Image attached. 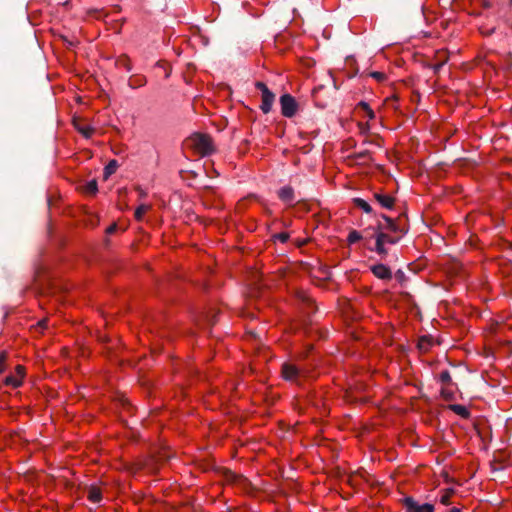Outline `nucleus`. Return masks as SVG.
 Returning a JSON list of instances; mask_svg holds the SVG:
<instances>
[{"label":"nucleus","instance_id":"4","mask_svg":"<svg viewBox=\"0 0 512 512\" xmlns=\"http://www.w3.org/2000/svg\"><path fill=\"white\" fill-rule=\"evenodd\" d=\"M258 91L261 92L262 104L260 106L264 113L271 111L272 105L275 101V95L269 91L264 83L258 82Z\"/></svg>","mask_w":512,"mask_h":512},{"label":"nucleus","instance_id":"40","mask_svg":"<svg viewBox=\"0 0 512 512\" xmlns=\"http://www.w3.org/2000/svg\"><path fill=\"white\" fill-rule=\"evenodd\" d=\"M248 297H250V298H252V297H253V292H252V291H251V292H249Z\"/></svg>","mask_w":512,"mask_h":512},{"label":"nucleus","instance_id":"41","mask_svg":"<svg viewBox=\"0 0 512 512\" xmlns=\"http://www.w3.org/2000/svg\"><path fill=\"white\" fill-rule=\"evenodd\" d=\"M424 338L420 340V347L423 346Z\"/></svg>","mask_w":512,"mask_h":512},{"label":"nucleus","instance_id":"7","mask_svg":"<svg viewBox=\"0 0 512 512\" xmlns=\"http://www.w3.org/2000/svg\"><path fill=\"white\" fill-rule=\"evenodd\" d=\"M371 271L375 277L382 280H390L392 278V272L384 264H377L371 267Z\"/></svg>","mask_w":512,"mask_h":512},{"label":"nucleus","instance_id":"15","mask_svg":"<svg viewBox=\"0 0 512 512\" xmlns=\"http://www.w3.org/2000/svg\"><path fill=\"white\" fill-rule=\"evenodd\" d=\"M451 410L453 412H455L457 415H460L461 417H468L469 416V411L468 409L463 406V405H459V404H456V405H452L451 406Z\"/></svg>","mask_w":512,"mask_h":512},{"label":"nucleus","instance_id":"20","mask_svg":"<svg viewBox=\"0 0 512 512\" xmlns=\"http://www.w3.org/2000/svg\"><path fill=\"white\" fill-rule=\"evenodd\" d=\"M217 313H218V311L216 309H210V311L207 312L206 315H205V321L209 325L215 324Z\"/></svg>","mask_w":512,"mask_h":512},{"label":"nucleus","instance_id":"5","mask_svg":"<svg viewBox=\"0 0 512 512\" xmlns=\"http://www.w3.org/2000/svg\"><path fill=\"white\" fill-rule=\"evenodd\" d=\"M406 512H434V506L429 503L421 504L412 497L403 500Z\"/></svg>","mask_w":512,"mask_h":512},{"label":"nucleus","instance_id":"11","mask_svg":"<svg viewBox=\"0 0 512 512\" xmlns=\"http://www.w3.org/2000/svg\"><path fill=\"white\" fill-rule=\"evenodd\" d=\"M88 499L93 503H98L102 499L101 490L96 486H89L87 489Z\"/></svg>","mask_w":512,"mask_h":512},{"label":"nucleus","instance_id":"28","mask_svg":"<svg viewBox=\"0 0 512 512\" xmlns=\"http://www.w3.org/2000/svg\"><path fill=\"white\" fill-rule=\"evenodd\" d=\"M371 76L378 81H383L385 79V74L382 72H373L371 73Z\"/></svg>","mask_w":512,"mask_h":512},{"label":"nucleus","instance_id":"38","mask_svg":"<svg viewBox=\"0 0 512 512\" xmlns=\"http://www.w3.org/2000/svg\"><path fill=\"white\" fill-rule=\"evenodd\" d=\"M449 512H461L459 508L453 507Z\"/></svg>","mask_w":512,"mask_h":512},{"label":"nucleus","instance_id":"8","mask_svg":"<svg viewBox=\"0 0 512 512\" xmlns=\"http://www.w3.org/2000/svg\"><path fill=\"white\" fill-rule=\"evenodd\" d=\"M356 112L362 117L368 118V120H373L375 118L374 111L371 109L369 104L364 101H361L357 104Z\"/></svg>","mask_w":512,"mask_h":512},{"label":"nucleus","instance_id":"3","mask_svg":"<svg viewBox=\"0 0 512 512\" xmlns=\"http://www.w3.org/2000/svg\"><path fill=\"white\" fill-rule=\"evenodd\" d=\"M281 113L284 117H293L298 110V103L290 94H284L280 97Z\"/></svg>","mask_w":512,"mask_h":512},{"label":"nucleus","instance_id":"27","mask_svg":"<svg viewBox=\"0 0 512 512\" xmlns=\"http://www.w3.org/2000/svg\"><path fill=\"white\" fill-rule=\"evenodd\" d=\"M145 84V80L144 79H135V80H130V83L129 85L132 87V88H136V87H139V86H142Z\"/></svg>","mask_w":512,"mask_h":512},{"label":"nucleus","instance_id":"26","mask_svg":"<svg viewBox=\"0 0 512 512\" xmlns=\"http://www.w3.org/2000/svg\"><path fill=\"white\" fill-rule=\"evenodd\" d=\"M450 497H451V493L446 491L445 493H443L440 497V502L443 504V505H449L450 504Z\"/></svg>","mask_w":512,"mask_h":512},{"label":"nucleus","instance_id":"36","mask_svg":"<svg viewBox=\"0 0 512 512\" xmlns=\"http://www.w3.org/2000/svg\"><path fill=\"white\" fill-rule=\"evenodd\" d=\"M38 325H39V326H41V327H43V328H44V327H46V325H47V320H46V319H43V320L39 321V322H38Z\"/></svg>","mask_w":512,"mask_h":512},{"label":"nucleus","instance_id":"22","mask_svg":"<svg viewBox=\"0 0 512 512\" xmlns=\"http://www.w3.org/2000/svg\"><path fill=\"white\" fill-rule=\"evenodd\" d=\"M360 239H361V234L356 230L351 231L347 237L349 244H354V243L358 242Z\"/></svg>","mask_w":512,"mask_h":512},{"label":"nucleus","instance_id":"23","mask_svg":"<svg viewBox=\"0 0 512 512\" xmlns=\"http://www.w3.org/2000/svg\"><path fill=\"white\" fill-rule=\"evenodd\" d=\"M377 236H383V242L385 244H395L398 241V238L392 237L384 232L377 233Z\"/></svg>","mask_w":512,"mask_h":512},{"label":"nucleus","instance_id":"12","mask_svg":"<svg viewBox=\"0 0 512 512\" xmlns=\"http://www.w3.org/2000/svg\"><path fill=\"white\" fill-rule=\"evenodd\" d=\"M118 162L116 160H110L109 163L105 166L103 172L104 180H107L112 174H114L118 168Z\"/></svg>","mask_w":512,"mask_h":512},{"label":"nucleus","instance_id":"25","mask_svg":"<svg viewBox=\"0 0 512 512\" xmlns=\"http://www.w3.org/2000/svg\"><path fill=\"white\" fill-rule=\"evenodd\" d=\"M441 394L444 398L451 399L453 391L450 389V386L442 385Z\"/></svg>","mask_w":512,"mask_h":512},{"label":"nucleus","instance_id":"32","mask_svg":"<svg viewBox=\"0 0 512 512\" xmlns=\"http://www.w3.org/2000/svg\"><path fill=\"white\" fill-rule=\"evenodd\" d=\"M359 127H360L361 132H363V133H366L369 130L368 123H360Z\"/></svg>","mask_w":512,"mask_h":512},{"label":"nucleus","instance_id":"29","mask_svg":"<svg viewBox=\"0 0 512 512\" xmlns=\"http://www.w3.org/2000/svg\"><path fill=\"white\" fill-rule=\"evenodd\" d=\"M472 3H479L484 8H489L491 5L487 0H471Z\"/></svg>","mask_w":512,"mask_h":512},{"label":"nucleus","instance_id":"1","mask_svg":"<svg viewBox=\"0 0 512 512\" xmlns=\"http://www.w3.org/2000/svg\"><path fill=\"white\" fill-rule=\"evenodd\" d=\"M193 147L202 155L207 156L215 152L213 140L208 134L195 133L191 137Z\"/></svg>","mask_w":512,"mask_h":512},{"label":"nucleus","instance_id":"19","mask_svg":"<svg viewBox=\"0 0 512 512\" xmlns=\"http://www.w3.org/2000/svg\"><path fill=\"white\" fill-rule=\"evenodd\" d=\"M21 383H22L21 378L16 377V376L10 375L5 378V384L10 385L12 387H19L21 385Z\"/></svg>","mask_w":512,"mask_h":512},{"label":"nucleus","instance_id":"42","mask_svg":"<svg viewBox=\"0 0 512 512\" xmlns=\"http://www.w3.org/2000/svg\"><path fill=\"white\" fill-rule=\"evenodd\" d=\"M510 3L512 4V0H510Z\"/></svg>","mask_w":512,"mask_h":512},{"label":"nucleus","instance_id":"18","mask_svg":"<svg viewBox=\"0 0 512 512\" xmlns=\"http://www.w3.org/2000/svg\"><path fill=\"white\" fill-rule=\"evenodd\" d=\"M354 202H355L356 206L359 207L360 209H362L364 212L370 213L372 211L371 206L365 200H363L361 198H356L354 200Z\"/></svg>","mask_w":512,"mask_h":512},{"label":"nucleus","instance_id":"10","mask_svg":"<svg viewBox=\"0 0 512 512\" xmlns=\"http://www.w3.org/2000/svg\"><path fill=\"white\" fill-rule=\"evenodd\" d=\"M279 198L287 204H291L294 201V191L291 187H283L278 192Z\"/></svg>","mask_w":512,"mask_h":512},{"label":"nucleus","instance_id":"2","mask_svg":"<svg viewBox=\"0 0 512 512\" xmlns=\"http://www.w3.org/2000/svg\"><path fill=\"white\" fill-rule=\"evenodd\" d=\"M226 481L238 485L243 491L252 493L254 490L252 482L244 477L243 475H237L236 473L226 470L224 472Z\"/></svg>","mask_w":512,"mask_h":512},{"label":"nucleus","instance_id":"39","mask_svg":"<svg viewBox=\"0 0 512 512\" xmlns=\"http://www.w3.org/2000/svg\"><path fill=\"white\" fill-rule=\"evenodd\" d=\"M139 192H140V196H141V197H143V196H145V195H146V193H145L143 190H141V189H139Z\"/></svg>","mask_w":512,"mask_h":512},{"label":"nucleus","instance_id":"17","mask_svg":"<svg viewBox=\"0 0 512 512\" xmlns=\"http://www.w3.org/2000/svg\"><path fill=\"white\" fill-rule=\"evenodd\" d=\"M439 381L442 385L451 386L452 385V379L450 376L449 371L444 370L439 374Z\"/></svg>","mask_w":512,"mask_h":512},{"label":"nucleus","instance_id":"9","mask_svg":"<svg viewBox=\"0 0 512 512\" xmlns=\"http://www.w3.org/2000/svg\"><path fill=\"white\" fill-rule=\"evenodd\" d=\"M375 198L383 208L391 209L394 206V198L388 194L376 193Z\"/></svg>","mask_w":512,"mask_h":512},{"label":"nucleus","instance_id":"21","mask_svg":"<svg viewBox=\"0 0 512 512\" xmlns=\"http://www.w3.org/2000/svg\"><path fill=\"white\" fill-rule=\"evenodd\" d=\"M150 206L146 204H141L136 210H135V218L137 220H141L143 215L149 210Z\"/></svg>","mask_w":512,"mask_h":512},{"label":"nucleus","instance_id":"35","mask_svg":"<svg viewBox=\"0 0 512 512\" xmlns=\"http://www.w3.org/2000/svg\"><path fill=\"white\" fill-rule=\"evenodd\" d=\"M387 222H388V227L389 229H391L392 231H396V226L395 224L388 218H386Z\"/></svg>","mask_w":512,"mask_h":512},{"label":"nucleus","instance_id":"6","mask_svg":"<svg viewBox=\"0 0 512 512\" xmlns=\"http://www.w3.org/2000/svg\"><path fill=\"white\" fill-rule=\"evenodd\" d=\"M300 374V370L294 364L284 363L282 365V376L285 380L297 381Z\"/></svg>","mask_w":512,"mask_h":512},{"label":"nucleus","instance_id":"16","mask_svg":"<svg viewBox=\"0 0 512 512\" xmlns=\"http://www.w3.org/2000/svg\"><path fill=\"white\" fill-rule=\"evenodd\" d=\"M75 127L86 138L91 137V135L94 132V129L89 126H84V125L75 123Z\"/></svg>","mask_w":512,"mask_h":512},{"label":"nucleus","instance_id":"30","mask_svg":"<svg viewBox=\"0 0 512 512\" xmlns=\"http://www.w3.org/2000/svg\"><path fill=\"white\" fill-rule=\"evenodd\" d=\"M6 357H7V356H6V353H5V352H2V353L0 354V373H2V372H3V369H4V368H3V364H4L5 360H6Z\"/></svg>","mask_w":512,"mask_h":512},{"label":"nucleus","instance_id":"31","mask_svg":"<svg viewBox=\"0 0 512 512\" xmlns=\"http://www.w3.org/2000/svg\"><path fill=\"white\" fill-rule=\"evenodd\" d=\"M119 64L123 65L128 71L131 70L130 64L127 59L119 60Z\"/></svg>","mask_w":512,"mask_h":512},{"label":"nucleus","instance_id":"13","mask_svg":"<svg viewBox=\"0 0 512 512\" xmlns=\"http://www.w3.org/2000/svg\"><path fill=\"white\" fill-rule=\"evenodd\" d=\"M385 243L383 242V236H377L376 235V247H375V251L379 254V255H386L387 254V250L385 248Z\"/></svg>","mask_w":512,"mask_h":512},{"label":"nucleus","instance_id":"34","mask_svg":"<svg viewBox=\"0 0 512 512\" xmlns=\"http://www.w3.org/2000/svg\"><path fill=\"white\" fill-rule=\"evenodd\" d=\"M16 369H17V373L19 375V378H22L23 375H24V368L22 366H17Z\"/></svg>","mask_w":512,"mask_h":512},{"label":"nucleus","instance_id":"14","mask_svg":"<svg viewBox=\"0 0 512 512\" xmlns=\"http://www.w3.org/2000/svg\"><path fill=\"white\" fill-rule=\"evenodd\" d=\"M83 190L85 193L95 194L98 191L97 181L92 179L91 181L87 182L84 185Z\"/></svg>","mask_w":512,"mask_h":512},{"label":"nucleus","instance_id":"33","mask_svg":"<svg viewBox=\"0 0 512 512\" xmlns=\"http://www.w3.org/2000/svg\"><path fill=\"white\" fill-rule=\"evenodd\" d=\"M117 229V225L116 224H112L110 225L107 229H106V233L107 234H112L116 231Z\"/></svg>","mask_w":512,"mask_h":512},{"label":"nucleus","instance_id":"24","mask_svg":"<svg viewBox=\"0 0 512 512\" xmlns=\"http://www.w3.org/2000/svg\"><path fill=\"white\" fill-rule=\"evenodd\" d=\"M272 238L274 241H279L281 243H285L289 239V234L286 232H281V233H277V234L273 235Z\"/></svg>","mask_w":512,"mask_h":512},{"label":"nucleus","instance_id":"37","mask_svg":"<svg viewBox=\"0 0 512 512\" xmlns=\"http://www.w3.org/2000/svg\"><path fill=\"white\" fill-rule=\"evenodd\" d=\"M480 31H481V33H483V34H490V33L492 32V30H484V29H482V28H480Z\"/></svg>","mask_w":512,"mask_h":512}]
</instances>
